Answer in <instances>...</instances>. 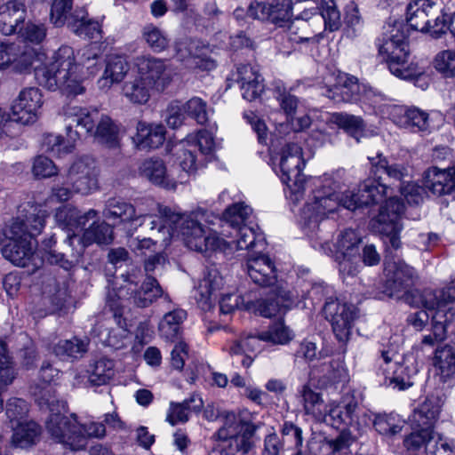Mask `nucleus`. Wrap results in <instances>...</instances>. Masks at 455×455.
<instances>
[{"label":"nucleus","instance_id":"nucleus-1","mask_svg":"<svg viewBox=\"0 0 455 455\" xmlns=\"http://www.w3.org/2000/svg\"><path fill=\"white\" fill-rule=\"evenodd\" d=\"M404 211L405 205L401 199L396 196H389L380 206L379 214L371 221L373 230L385 236L384 271L386 281L384 292L390 298L403 300L411 307L422 305L426 308L433 309L439 298V291L411 290L416 277L414 268L403 260L395 259L393 254V251L401 247L399 234L403 229L401 220Z\"/></svg>","mask_w":455,"mask_h":455},{"label":"nucleus","instance_id":"nucleus-2","mask_svg":"<svg viewBox=\"0 0 455 455\" xmlns=\"http://www.w3.org/2000/svg\"><path fill=\"white\" fill-rule=\"evenodd\" d=\"M50 64L36 66L35 78L37 83L50 91L60 89L67 95L76 96L84 93L82 81L85 75L98 71L99 48L87 45L78 50L63 45L58 49Z\"/></svg>","mask_w":455,"mask_h":455},{"label":"nucleus","instance_id":"nucleus-3","mask_svg":"<svg viewBox=\"0 0 455 455\" xmlns=\"http://www.w3.org/2000/svg\"><path fill=\"white\" fill-rule=\"evenodd\" d=\"M158 215L150 220V229L163 234V241L175 235H180L185 245L197 252L218 251L223 238L204 223L209 222L210 213L202 208L183 214L170 207L159 205Z\"/></svg>","mask_w":455,"mask_h":455},{"label":"nucleus","instance_id":"nucleus-4","mask_svg":"<svg viewBox=\"0 0 455 455\" xmlns=\"http://www.w3.org/2000/svg\"><path fill=\"white\" fill-rule=\"evenodd\" d=\"M308 188L311 195L300 211L299 225L307 236H313L320 222L341 206V191L339 181L330 175L307 179L305 191Z\"/></svg>","mask_w":455,"mask_h":455},{"label":"nucleus","instance_id":"nucleus-5","mask_svg":"<svg viewBox=\"0 0 455 455\" xmlns=\"http://www.w3.org/2000/svg\"><path fill=\"white\" fill-rule=\"evenodd\" d=\"M383 29L382 36L377 39L376 44L390 72L404 80L421 78L425 73L424 68L415 62L407 63L410 49L406 26L403 22H395L385 25Z\"/></svg>","mask_w":455,"mask_h":455},{"label":"nucleus","instance_id":"nucleus-6","mask_svg":"<svg viewBox=\"0 0 455 455\" xmlns=\"http://www.w3.org/2000/svg\"><path fill=\"white\" fill-rule=\"evenodd\" d=\"M221 417L222 426L212 436L220 443L213 447L208 455L247 453L254 445V435L259 425L243 421L232 411H225Z\"/></svg>","mask_w":455,"mask_h":455},{"label":"nucleus","instance_id":"nucleus-7","mask_svg":"<svg viewBox=\"0 0 455 455\" xmlns=\"http://www.w3.org/2000/svg\"><path fill=\"white\" fill-rule=\"evenodd\" d=\"M122 277L124 278V283L117 288H114L115 296L117 297L118 301L112 299L108 301L110 309L113 311V316L120 326L124 307L121 301L123 300H129L141 308L149 307L160 297H163L168 302L171 301L170 296L164 293L158 281L151 275H148L140 287L130 276L122 275Z\"/></svg>","mask_w":455,"mask_h":455},{"label":"nucleus","instance_id":"nucleus-8","mask_svg":"<svg viewBox=\"0 0 455 455\" xmlns=\"http://www.w3.org/2000/svg\"><path fill=\"white\" fill-rule=\"evenodd\" d=\"M439 415V408L426 401L413 411L411 421L414 431L403 440L409 455H424L435 439L433 424Z\"/></svg>","mask_w":455,"mask_h":455},{"label":"nucleus","instance_id":"nucleus-9","mask_svg":"<svg viewBox=\"0 0 455 455\" xmlns=\"http://www.w3.org/2000/svg\"><path fill=\"white\" fill-rule=\"evenodd\" d=\"M304 165L301 147L298 143H287L283 148L280 159V178L288 186V197L293 203L300 201L305 193L307 180L302 175Z\"/></svg>","mask_w":455,"mask_h":455},{"label":"nucleus","instance_id":"nucleus-10","mask_svg":"<svg viewBox=\"0 0 455 455\" xmlns=\"http://www.w3.org/2000/svg\"><path fill=\"white\" fill-rule=\"evenodd\" d=\"M435 304L437 309L432 316L433 334L425 335L421 344L434 347L437 341L445 338L449 328L455 330V283H451L439 291Z\"/></svg>","mask_w":455,"mask_h":455},{"label":"nucleus","instance_id":"nucleus-11","mask_svg":"<svg viewBox=\"0 0 455 455\" xmlns=\"http://www.w3.org/2000/svg\"><path fill=\"white\" fill-rule=\"evenodd\" d=\"M391 188L383 183L380 175H371L365 179L356 188L346 191L343 196V207L355 211L381 203Z\"/></svg>","mask_w":455,"mask_h":455},{"label":"nucleus","instance_id":"nucleus-12","mask_svg":"<svg viewBox=\"0 0 455 455\" xmlns=\"http://www.w3.org/2000/svg\"><path fill=\"white\" fill-rule=\"evenodd\" d=\"M78 428L81 427L76 413H51L46 421V429L50 435L72 451L84 449V438Z\"/></svg>","mask_w":455,"mask_h":455},{"label":"nucleus","instance_id":"nucleus-13","mask_svg":"<svg viewBox=\"0 0 455 455\" xmlns=\"http://www.w3.org/2000/svg\"><path fill=\"white\" fill-rule=\"evenodd\" d=\"M43 104V95L38 88H25L13 101L11 114H7L8 121L21 124H33L38 118Z\"/></svg>","mask_w":455,"mask_h":455},{"label":"nucleus","instance_id":"nucleus-14","mask_svg":"<svg viewBox=\"0 0 455 455\" xmlns=\"http://www.w3.org/2000/svg\"><path fill=\"white\" fill-rule=\"evenodd\" d=\"M361 395L353 391L343 396V404L346 410V417H343V450L353 447L355 454H357L358 438L363 435L365 426L361 423L358 415V403ZM343 455L345 452L343 451Z\"/></svg>","mask_w":455,"mask_h":455},{"label":"nucleus","instance_id":"nucleus-15","mask_svg":"<svg viewBox=\"0 0 455 455\" xmlns=\"http://www.w3.org/2000/svg\"><path fill=\"white\" fill-rule=\"evenodd\" d=\"M97 109L71 107L65 112L67 136L76 140L82 135H92L100 117Z\"/></svg>","mask_w":455,"mask_h":455},{"label":"nucleus","instance_id":"nucleus-16","mask_svg":"<svg viewBox=\"0 0 455 455\" xmlns=\"http://www.w3.org/2000/svg\"><path fill=\"white\" fill-rule=\"evenodd\" d=\"M95 163L88 157L76 161L68 172V183L76 193L89 195L98 188Z\"/></svg>","mask_w":455,"mask_h":455},{"label":"nucleus","instance_id":"nucleus-17","mask_svg":"<svg viewBox=\"0 0 455 455\" xmlns=\"http://www.w3.org/2000/svg\"><path fill=\"white\" fill-rule=\"evenodd\" d=\"M55 218L63 228L72 232V235L68 234L65 240L68 246H72L74 241L78 242L80 237L76 232L83 231L84 233L89 220L94 221L99 219V212L94 209H90L82 213L76 208L64 207L57 211Z\"/></svg>","mask_w":455,"mask_h":455},{"label":"nucleus","instance_id":"nucleus-18","mask_svg":"<svg viewBox=\"0 0 455 455\" xmlns=\"http://www.w3.org/2000/svg\"><path fill=\"white\" fill-rule=\"evenodd\" d=\"M102 215L106 220L112 221L113 225L129 223L141 226L148 218L154 219L153 216L138 214L135 207L121 197L108 198L105 202Z\"/></svg>","mask_w":455,"mask_h":455},{"label":"nucleus","instance_id":"nucleus-19","mask_svg":"<svg viewBox=\"0 0 455 455\" xmlns=\"http://www.w3.org/2000/svg\"><path fill=\"white\" fill-rule=\"evenodd\" d=\"M272 296L260 299L256 301L248 299L245 309L252 310L263 317H272L278 314L284 313L286 308L292 303V294L286 291L282 284H277L271 290Z\"/></svg>","mask_w":455,"mask_h":455},{"label":"nucleus","instance_id":"nucleus-20","mask_svg":"<svg viewBox=\"0 0 455 455\" xmlns=\"http://www.w3.org/2000/svg\"><path fill=\"white\" fill-rule=\"evenodd\" d=\"M134 64L140 76H142L150 84L165 87L172 78V69L164 60L142 55L135 59Z\"/></svg>","mask_w":455,"mask_h":455},{"label":"nucleus","instance_id":"nucleus-21","mask_svg":"<svg viewBox=\"0 0 455 455\" xmlns=\"http://www.w3.org/2000/svg\"><path fill=\"white\" fill-rule=\"evenodd\" d=\"M246 271L251 280L259 286L275 288L280 284L275 264L267 255L250 258L246 262Z\"/></svg>","mask_w":455,"mask_h":455},{"label":"nucleus","instance_id":"nucleus-22","mask_svg":"<svg viewBox=\"0 0 455 455\" xmlns=\"http://www.w3.org/2000/svg\"><path fill=\"white\" fill-rule=\"evenodd\" d=\"M389 118L397 126L413 131H427L428 114L418 108L394 105L389 108Z\"/></svg>","mask_w":455,"mask_h":455},{"label":"nucleus","instance_id":"nucleus-23","mask_svg":"<svg viewBox=\"0 0 455 455\" xmlns=\"http://www.w3.org/2000/svg\"><path fill=\"white\" fill-rule=\"evenodd\" d=\"M222 286L223 278L219 270L215 267L208 268L196 291L195 299L198 307L204 311L210 310Z\"/></svg>","mask_w":455,"mask_h":455},{"label":"nucleus","instance_id":"nucleus-24","mask_svg":"<svg viewBox=\"0 0 455 455\" xmlns=\"http://www.w3.org/2000/svg\"><path fill=\"white\" fill-rule=\"evenodd\" d=\"M425 187L433 195L442 196L455 191V167L441 170L437 167L428 169L425 173Z\"/></svg>","mask_w":455,"mask_h":455},{"label":"nucleus","instance_id":"nucleus-25","mask_svg":"<svg viewBox=\"0 0 455 455\" xmlns=\"http://www.w3.org/2000/svg\"><path fill=\"white\" fill-rule=\"evenodd\" d=\"M261 341L263 340L260 339V333L258 336L248 335L234 341L228 350L233 365L241 364L244 368H249L254 360L250 354L261 350Z\"/></svg>","mask_w":455,"mask_h":455},{"label":"nucleus","instance_id":"nucleus-26","mask_svg":"<svg viewBox=\"0 0 455 455\" xmlns=\"http://www.w3.org/2000/svg\"><path fill=\"white\" fill-rule=\"evenodd\" d=\"M235 239L226 241L223 239V244L220 246L218 251L224 252L233 251L237 250H250L264 248V238L260 234H256L252 228L243 225L235 230Z\"/></svg>","mask_w":455,"mask_h":455},{"label":"nucleus","instance_id":"nucleus-27","mask_svg":"<svg viewBox=\"0 0 455 455\" xmlns=\"http://www.w3.org/2000/svg\"><path fill=\"white\" fill-rule=\"evenodd\" d=\"M114 239V232L111 225L106 221H92L82 235L78 238V242L82 244L81 249L76 251V257L83 253L85 247L93 243L102 245L108 244Z\"/></svg>","mask_w":455,"mask_h":455},{"label":"nucleus","instance_id":"nucleus-28","mask_svg":"<svg viewBox=\"0 0 455 455\" xmlns=\"http://www.w3.org/2000/svg\"><path fill=\"white\" fill-rule=\"evenodd\" d=\"M68 28L79 36L85 38H99L101 33V25L93 19L88 18L85 8H76L70 14Z\"/></svg>","mask_w":455,"mask_h":455},{"label":"nucleus","instance_id":"nucleus-29","mask_svg":"<svg viewBox=\"0 0 455 455\" xmlns=\"http://www.w3.org/2000/svg\"><path fill=\"white\" fill-rule=\"evenodd\" d=\"M137 133L132 138L140 149L157 148L163 145L165 140V128L162 124L139 122Z\"/></svg>","mask_w":455,"mask_h":455},{"label":"nucleus","instance_id":"nucleus-30","mask_svg":"<svg viewBox=\"0 0 455 455\" xmlns=\"http://www.w3.org/2000/svg\"><path fill=\"white\" fill-rule=\"evenodd\" d=\"M26 17V7L23 2L18 0L7 1L0 11V32L10 36L16 31L20 23Z\"/></svg>","mask_w":455,"mask_h":455},{"label":"nucleus","instance_id":"nucleus-31","mask_svg":"<svg viewBox=\"0 0 455 455\" xmlns=\"http://www.w3.org/2000/svg\"><path fill=\"white\" fill-rule=\"evenodd\" d=\"M140 174L153 184L166 189H175L177 182L170 178L163 160L150 158L145 160L140 167Z\"/></svg>","mask_w":455,"mask_h":455},{"label":"nucleus","instance_id":"nucleus-32","mask_svg":"<svg viewBox=\"0 0 455 455\" xmlns=\"http://www.w3.org/2000/svg\"><path fill=\"white\" fill-rule=\"evenodd\" d=\"M35 245L32 240L27 238L18 241H9L3 248L2 254L4 259L18 267L28 265L34 255Z\"/></svg>","mask_w":455,"mask_h":455},{"label":"nucleus","instance_id":"nucleus-33","mask_svg":"<svg viewBox=\"0 0 455 455\" xmlns=\"http://www.w3.org/2000/svg\"><path fill=\"white\" fill-rule=\"evenodd\" d=\"M187 318V312L175 308L167 312L158 324L161 338L169 342L176 341L182 333V323Z\"/></svg>","mask_w":455,"mask_h":455},{"label":"nucleus","instance_id":"nucleus-34","mask_svg":"<svg viewBox=\"0 0 455 455\" xmlns=\"http://www.w3.org/2000/svg\"><path fill=\"white\" fill-rule=\"evenodd\" d=\"M203 406V399L196 394L181 403L171 402L166 415V420L172 426L185 423L188 420L191 411H200Z\"/></svg>","mask_w":455,"mask_h":455},{"label":"nucleus","instance_id":"nucleus-35","mask_svg":"<svg viewBox=\"0 0 455 455\" xmlns=\"http://www.w3.org/2000/svg\"><path fill=\"white\" fill-rule=\"evenodd\" d=\"M433 5L430 0H413L408 4L406 20L411 29L420 32L428 29L427 18Z\"/></svg>","mask_w":455,"mask_h":455},{"label":"nucleus","instance_id":"nucleus-36","mask_svg":"<svg viewBox=\"0 0 455 455\" xmlns=\"http://www.w3.org/2000/svg\"><path fill=\"white\" fill-rule=\"evenodd\" d=\"M93 135L98 140L111 149L120 148V127L108 116L101 114Z\"/></svg>","mask_w":455,"mask_h":455},{"label":"nucleus","instance_id":"nucleus-37","mask_svg":"<svg viewBox=\"0 0 455 455\" xmlns=\"http://www.w3.org/2000/svg\"><path fill=\"white\" fill-rule=\"evenodd\" d=\"M130 69L124 57L109 56L102 77L99 80L100 88H109L113 84L122 82Z\"/></svg>","mask_w":455,"mask_h":455},{"label":"nucleus","instance_id":"nucleus-38","mask_svg":"<svg viewBox=\"0 0 455 455\" xmlns=\"http://www.w3.org/2000/svg\"><path fill=\"white\" fill-rule=\"evenodd\" d=\"M152 86L142 76H139L124 84L123 93L132 103L145 104L150 98Z\"/></svg>","mask_w":455,"mask_h":455},{"label":"nucleus","instance_id":"nucleus-39","mask_svg":"<svg viewBox=\"0 0 455 455\" xmlns=\"http://www.w3.org/2000/svg\"><path fill=\"white\" fill-rule=\"evenodd\" d=\"M88 341L73 338L60 340L53 347V353L61 360L78 359L87 352Z\"/></svg>","mask_w":455,"mask_h":455},{"label":"nucleus","instance_id":"nucleus-40","mask_svg":"<svg viewBox=\"0 0 455 455\" xmlns=\"http://www.w3.org/2000/svg\"><path fill=\"white\" fill-rule=\"evenodd\" d=\"M12 429L13 430L12 443L20 448H27L34 444L40 434V427L34 421H22Z\"/></svg>","mask_w":455,"mask_h":455},{"label":"nucleus","instance_id":"nucleus-41","mask_svg":"<svg viewBox=\"0 0 455 455\" xmlns=\"http://www.w3.org/2000/svg\"><path fill=\"white\" fill-rule=\"evenodd\" d=\"M371 163L370 173L371 175H380L386 173L389 178L395 180H402L407 174V169L402 164H394L389 165L387 160L378 154L375 157H368Z\"/></svg>","mask_w":455,"mask_h":455},{"label":"nucleus","instance_id":"nucleus-42","mask_svg":"<svg viewBox=\"0 0 455 455\" xmlns=\"http://www.w3.org/2000/svg\"><path fill=\"white\" fill-rule=\"evenodd\" d=\"M88 381L92 386L106 385L115 374L114 362L101 358L95 362L89 370Z\"/></svg>","mask_w":455,"mask_h":455},{"label":"nucleus","instance_id":"nucleus-43","mask_svg":"<svg viewBox=\"0 0 455 455\" xmlns=\"http://www.w3.org/2000/svg\"><path fill=\"white\" fill-rule=\"evenodd\" d=\"M299 394L302 397L305 412L315 419H321L324 414V405L320 394L312 390L308 385H303Z\"/></svg>","mask_w":455,"mask_h":455},{"label":"nucleus","instance_id":"nucleus-44","mask_svg":"<svg viewBox=\"0 0 455 455\" xmlns=\"http://www.w3.org/2000/svg\"><path fill=\"white\" fill-rule=\"evenodd\" d=\"M251 212V208L243 203L233 204L223 212V221L235 230L243 227Z\"/></svg>","mask_w":455,"mask_h":455},{"label":"nucleus","instance_id":"nucleus-45","mask_svg":"<svg viewBox=\"0 0 455 455\" xmlns=\"http://www.w3.org/2000/svg\"><path fill=\"white\" fill-rule=\"evenodd\" d=\"M177 162L184 172L185 175H191L196 172L201 160L197 159L196 146H190L189 140L180 145L178 150Z\"/></svg>","mask_w":455,"mask_h":455},{"label":"nucleus","instance_id":"nucleus-46","mask_svg":"<svg viewBox=\"0 0 455 455\" xmlns=\"http://www.w3.org/2000/svg\"><path fill=\"white\" fill-rule=\"evenodd\" d=\"M415 371L403 364H396L391 376L386 377L385 383L399 391L405 390L413 385L412 377Z\"/></svg>","mask_w":455,"mask_h":455},{"label":"nucleus","instance_id":"nucleus-47","mask_svg":"<svg viewBox=\"0 0 455 455\" xmlns=\"http://www.w3.org/2000/svg\"><path fill=\"white\" fill-rule=\"evenodd\" d=\"M142 37L155 52L164 51L170 44L166 33L153 24H148L143 28Z\"/></svg>","mask_w":455,"mask_h":455},{"label":"nucleus","instance_id":"nucleus-48","mask_svg":"<svg viewBox=\"0 0 455 455\" xmlns=\"http://www.w3.org/2000/svg\"><path fill=\"white\" fill-rule=\"evenodd\" d=\"M434 365L443 378H448L455 372V353L450 347L435 350Z\"/></svg>","mask_w":455,"mask_h":455},{"label":"nucleus","instance_id":"nucleus-49","mask_svg":"<svg viewBox=\"0 0 455 455\" xmlns=\"http://www.w3.org/2000/svg\"><path fill=\"white\" fill-rule=\"evenodd\" d=\"M292 336L291 331L284 325L283 321L274 323L267 331L260 332V339L263 341L280 345L288 343Z\"/></svg>","mask_w":455,"mask_h":455},{"label":"nucleus","instance_id":"nucleus-50","mask_svg":"<svg viewBox=\"0 0 455 455\" xmlns=\"http://www.w3.org/2000/svg\"><path fill=\"white\" fill-rule=\"evenodd\" d=\"M365 93H367L366 86L360 84L357 77L343 74V102H356Z\"/></svg>","mask_w":455,"mask_h":455},{"label":"nucleus","instance_id":"nucleus-51","mask_svg":"<svg viewBox=\"0 0 455 455\" xmlns=\"http://www.w3.org/2000/svg\"><path fill=\"white\" fill-rule=\"evenodd\" d=\"M28 412L27 402L20 398H11L6 403L5 414L11 427L25 420Z\"/></svg>","mask_w":455,"mask_h":455},{"label":"nucleus","instance_id":"nucleus-52","mask_svg":"<svg viewBox=\"0 0 455 455\" xmlns=\"http://www.w3.org/2000/svg\"><path fill=\"white\" fill-rule=\"evenodd\" d=\"M271 14L270 22L282 26V23L289 21L292 16L291 0H273L269 3Z\"/></svg>","mask_w":455,"mask_h":455},{"label":"nucleus","instance_id":"nucleus-53","mask_svg":"<svg viewBox=\"0 0 455 455\" xmlns=\"http://www.w3.org/2000/svg\"><path fill=\"white\" fill-rule=\"evenodd\" d=\"M72 9V0H52L50 18L51 21L56 27H61L65 24L68 27L70 12Z\"/></svg>","mask_w":455,"mask_h":455},{"label":"nucleus","instance_id":"nucleus-54","mask_svg":"<svg viewBox=\"0 0 455 455\" xmlns=\"http://www.w3.org/2000/svg\"><path fill=\"white\" fill-rule=\"evenodd\" d=\"M340 302L338 299H330L324 304L323 313L325 319L331 323L332 331L339 341L341 340V321Z\"/></svg>","mask_w":455,"mask_h":455},{"label":"nucleus","instance_id":"nucleus-55","mask_svg":"<svg viewBox=\"0 0 455 455\" xmlns=\"http://www.w3.org/2000/svg\"><path fill=\"white\" fill-rule=\"evenodd\" d=\"M373 425L381 435H395L401 432L403 427L402 420L393 414L378 415Z\"/></svg>","mask_w":455,"mask_h":455},{"label":"nucleus","instance_id":"nucleus-56","mask_svg":"<svg viewBox=\"0 0 455 455\" xmlns=\"http://www.w3.org/2000/svg\"><path fill=\"white\" fill-rule=\"evenodd\" d=\"M435 68L446 77L455 76V51L444 50L436 54Z\"/></svg>","mask_w":455,"mask_h":455},{"label":"nucleus","instance_id":"nucleus-57","mask_svg":"<svg viewBox=\"0 0 455 455\" xmlns=\"http://www.w3.org/2000/svg\"><path fill=\"white\" fill-rule=\"evenodd\" d=\"M183 108L188 116L195 119L198 124H204L208 121L207 103L201 98L194 97L190 99L183 105Z\"/></svg>","mask_w":455,"mask_h":455},{"label":"nucleus","instance_id":"nucleus-58","mask_svg":"<svg viewBox=\"0 0 455 455\" xmlns=\"http://www.w3.org/2000/svg\"><path fill=\"white\" fill-rule=\"evenodd\" d=\"M75 142L76 140H72L68 136L67 140L59 135H49L45 139L46 150L59 157L71 153L75 148Z\"/></svg>","mask_w":455,"mask_h":455},{"label":"nucleus","instance_id":"nucleus-59","mask_svg":"<svg viewBox=\"0 0 455 455\" xmlns=\"http://www.w3.org/2000/svg\"><path fill=\"white\" fill-rule=\"evenodd\" d=\"M323 6L321 15L324 20L325 29L337 31L341 27L340 13L334 0H323Z\"/></svg>","mask_w":455,"mask_h":455},{"label":"nucleus","instance_id":"nucleus-60","mask_svg":"<svg viewBox=\"0 0 455 455\" xmlns=\"http://www.w3.org/2000/svg\"><path fill=\"white\" fill-rule=\"evenodd\" d=\"M343 35L348 38L355 37L362 29L361 18L358 14L357 6L352 2L347 6Z\"/></svg>","mask_w":455,"mask_h":455},{"label":"nucleus","instance_id":"nucleus-61","mask_svg":"<svg viewBox=\"0 0 455 455\" xmlns=\"http://www.w3.org/2000/svg\"><path fill=\"white\" fill-rule=\"evenodd\" d=\"M36 60H38V56L33 49H26L20 52L15 45L14 60L11 64L13 65L16 71L20 73L29 71Z\"/></svg>","mask_w":455,"mask_h":455},{"label":"nucleus","instance_id":"nucleus-62","mask_svg":"<svg viewBox=\"0 0 455 455\" xmlns=\"http://www.w3.org/2000/svg\"><path fill=\"white\" fill-rule=\"evenodd\" d=\"M14 377V370L12 367V360L6 344L0 341V385L11 384Z\"/></svg>","mask_w":455,"mask_h":455},{"label":"nucleus","instance_id":"nucleus-63","mask_svg":"<svg viewBox=\"0 0 455 455\" xmlns=\"http://www.w3.org/2000/svg\"><path fill=\"white\" fill-rule=\"evenodd\" d=\"M187 140H189L190 146H196V151L199 150L201 155L210 156L214 149V140L212 134L208 131H199L196 136H189Z\"/></svg>","mask_w":455,"mask_h":455},{"label":"nucleus","instance_id":"nucleus-64","mask_svg":"<svg viewBox=\"0 0 455 455\" xmlns=\"http://www.w3.org/2000/svg\"><path fill=\"white\" fill-rule=\"evenodd\" d=\"M20 35L24 41L38 44L46 36V28L44 24L28 23L24 28L20 29Z\"/></svg>","mask_w":455,"mask_h":455}]
</instances>
